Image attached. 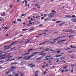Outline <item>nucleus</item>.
<instances>
[{
	"mask_svg": "<svg viewBox=\"0 0 76 76\" xmlns=\"http://www.w3.org/2000/svg\"><path fill=\"white\" fill-rule=\"evenodd\" d=\"M54 15V14H52V13H51L50 14H49L48 17L50 18H53Z\"/></svg>",
	"mask_w": 76,
	"mask_h": 76,
	"instance_id": "obj_1",
	"label": "nucleus"
},
{
	"mask_svg": "<svg viewBox=\"0 0 76 76\" xmlns=\"http://www.w3.org/2000/svg\"><path fill=\"white\" fill-rule=\"evenodd\" d=\"M18 42V41H15L13 42L12 43L10 44V46H12V45H14L16 43Z\"/></svg>",
	"mask_w": 76,
	"mask_h": 76,
	"instance_id": "obj_2",
	"label": "nucleus"
},
{
	"mask_svg": "<svg viewBox=\"0 0 76 76\" xmlns=\"http://www.w3.org/2000/svg\"><path fill=\"white\" fill-rule=\"evenodd\" d=\"M34 49H29L28 50V52L27 53L28 54V55H29V54H30V53H29V52H30L31 51H32V50H33V51H34Z\"/></svg>",
	"mask_w": 76,
	"mask_h": 76,
	"instance_id": "obj_3",
	"label": "nucleus"
},
{
	"mask_svg": "<svg viewBox=\"0 0 76 76\" xmlns=\"http://www.w3.org/2000/svg\"><path fill=\"white\" fill-rule=\"evenodd\" d=\"M48 42V41H45L43 43H41L39 45H44L45 44V43Z\"/></svg>",
	"mask_w": 76,
	"mask_h": 76,
	"instance_id": "obj_4",
	"label": "nucleus"
},
{
	"mask_svg": "<svg viewBox=\"0 0 76 76\" xmlns=\"http://www.w3.org/2000/svg\"><path fill=\"white\" fill-rule=\"evenodd\" d=\"M33 56H34V55H32L28 56L27 58L28 59H28H30V58H31V57H33Z\"/></svg>",
	"mask_w": 76,
	"mask_h": 76,
	"instance_id": "obj_5",
	"label": "nucleus"
},
{
	"mask_svg": "<svg viewBox=\"0 0 76 76\" xmlns=\"http://www.w3.org/2000/svg\"><path fill=\"white\" fill-rule=\"evenodd\" d=\"M72 21L73 22H76V19L75 18L72 19Z\"/></svg>",
	"mask_w": 76,
	"mask_h": 76,
	"instance_id": "obj_6",
	"label": "nucleus"
},
{
	"mask_svg": "<svg viewBox=\"0 0 76 76\" xmlns=\"http://www.w3.org/2000/svg\"><path fill=\"white\" fill-rule=\"evenodd\" d=\"M50 49H49V48H47L46 49L44 50L45 51H50Z\"/></svg>",
	"mask_w": 76,
	"mask_h": 76,
	"instance_id": "obj_7",
	"label": "nucleus"
},
{
	"mask_svg": "<svg viewBox=\"0 0 76 76\" xmlns=\"http://www.w3.org/2000/svg\"><path fill=\"white\" fill-rule=\"evenodd\" d=\"M18 64V63H12L11 64H10V65H13V64Z\"/></svg>",
	"mask_w": 76,
	"mask_h": 76,
	"instance_id": "obj_8",
	"label": "nucleus"
},
{
	"mask_svg": "<svg viewBox=\"0 0 76 76\" xmlns=\"http://www.w3.org/2000/svg\"><path fill=\"white\" fill-rule=\"evenodd\" d=\"M17 22H22V20L20 19H19L17 20Z\"/></svg>",
	"mask_w": 76,
	"mask_h": 76,
	"instance_id": "obj_9",
	"label": "nucleus"
},
{
	"mask_svg": "<svg viewBox=\"0 0 76 76\" xmlns=\"http://www.w3.org/2000/svg\"><path fill=\"white\" fill-rule=\"evenodd\" d=\"M39 53V52H37L32 53V55H35V54H38Z\"/></svg>",
	"mask_w": 76,
	"mask_h": 76,
	"instance_id": "obj_10",
	"label": "nucleus"
},
{
	"mask_svg": "<svg viewBox=\"0 0 76 76\" xmlns=\"http://www.w3.org/2000/svg\"><path fill=\"white\" fill-rule=\"evenodd\" d=\"M35 28H32L30 29H29L28 31H32V30L34 29Z\"/></svg>",
	"mask_w": 76,
	"mask_h": 76,
	"instance_id": "obj_11",
	"label": "nucleus"
},
{
	"mask_svg": "<svg viewBox=\"0 0 76 76\" xmlns=\"http://www.w3.org/2000/svg\"><path fill=\"white\" fill-rule=\"evenodd\" d=\"M28 53L23 54V55H22V56H26V55H28Z\"/></svg>",
	"mask_w": 76,
	"mask_h": 76,
	"instance_id": "obj_12",
	"label": "nucleus"
},
{
	"mask_svg": "<svg viewBox=\"0 0 76 76\" xmlns=\"http://www.w3.org/2000/svg\"><path fill=\"white\" fill-rule=\"evenodd\" d=\"M75 36V35H71L69 37V38H70L71 37H73Z\"/></svg>",
	"mask_w": 76,
	"mask_h": 76,
	"instance_id": "obj_13",
	"label": "nucleus"
},
{
	"mask_svg": "<svg viewBox=\"0 0 76 76\" xmlns=\"http://www.w3.org/2000/svg\"><path fill=\"white\" fill-rule=\"evenodd\" d=\"M70 17H71V16H70V15H67V16H66L65 17V18H70Z\"/></svg>",
	"mask_w": 76,
	"mask_h": 76,
	"instance_id": "obj_14",
	"label": "nucleus"
},
{
	"mask_svg": "<svg viewBox=\"0 0 76 76\" xmlns=\"http://www.w3.org/2000/svg\"><path fill=\"white\" fill-rule=\"evenodd\" d=\"M68 32H71V33H74V32H75V31H68Z\"/></svg>",
	"mask_w": 76,
	"mask_h": 76,
	"instance_id": "obj_15",
	"label": "nucleus"
},
{
	"mask_svg": "<svg viewBox=\"0 0 76 76\" xmlns=\"http://www.w3.org/2000/svg\"><path fill=\"white\" fill-rule=\"evenodd\" d=\"M66 37V36H61V37H58V38L59 39L60 38H65Z\"/></svg>",
	"mask_w": 76,
	"mask_h": 76,
	"instance_id": "obj_16",
	"label": "nucleus"
},
{
	"mask_svg": "<svg viewBox=\"0 0 76 76\" xmlns=\"http://www.w3.org/2000/svg\"><path fill=\"white\" fill-rule=\"evenodd\" d=\"M51 12H52V13H55L57 12H56V11H54V10H52L51 11Z\"/></svg>",
	"mask_w": 76,
	"mask_h": 76,
	"instance_id": "obj_17",
	"label": "nucleus"
},
{
	"mask_svg": "<svg viewBox=\"0 0 76 76\" xmlns=\"http://www.w3.org/2000/svg\"><path fill=\"white\" fill-rule=\"evenodd\" d=\"M65 23V22H63L62 23H61L60 25V26H62L63 25H64Z\"/></svg>",
	"mask_w": 76,
	"mask_h": 76,
	"instance_id": "obj_18",
	"label": "nucleus"
},
{
	"mask_svg": "<svg viewBox=\"0 0 76 76\" xmlns=\"http://www.w3.org/2000/svg\"><path fill=\"white\" fill-rule=\"evenodd\" d=\"M28 42H30V40H28L27 41H26V42H25V44H26V43H27V44H28Z\"/></svg>",
	"mask_w": 76,
	"mask_h": 76,
	"instance_id": "obj_19",
	"label": "nucleus"
},
{
	"mask_svg": "<svg viewBox=\"0 0 76 76\" xmlns=\"http://www.w3.org/2000/svg\"><path fill=\"white\" fill-rule=\"evenodd\" d=\"M27 30H28V29H22L23 31H27Z\"/></svg>",
	"mask_w": 76,
	"mask_h": 76,
	"instance_id": "obj_20",
	"label": "nucleus"
},
{
	"mask_svg": "<svg viewBox=\"0 0 76 76\" xmlns=\"http://www.w3.org/2000/svg\"><path fill=\"white\" fill-rule=\"evenodd\" d=\"M58 39H59V38H58V37L57 38L53 39V41H56V40H58Z\"/></svg>",
	"mask_w": 76,
	"mask_h": 76,
	"instance_id": "obj_21",
	"label": "nucleus"
},
{
	"mask_svg": "<svg viewBox=\"0 0 76 76\" xmlns=\"http://www.w3.org/2000/svg\"><path fill=\"white\" fill-rule=\"evenodd\" d=\"M12 23H14V24H17V22H16V21H15L12 22Z\"/></svg>",
	"mask_w": 76,
	"mask_h": 76,
	"instance_id": "obj_22",
	"label": "nucleus"
},
{
	"mask_svg": "<svg viewBox=\"0 0 76 76\" xmlns=\"http://www.w3.org/2000/svg\"><path fill=\"white\" fill-rule=\"evenodd\" d=\"M5 57H3L0 58V60H2V59H3L4 58H5Z\"/></svg>",
	"mask_w": 76,
	"mask_h": 76,
	"instance_id": "obj_23",
	"label": "nucleus"
},
{
	"mask_svg": "<svg viewBox=\"0 0 76 76\" xmlns=\"http://www.w3.org/2000/svg\"><path fill=\"white\" fill-rule=\"evenodd\" d=\"M10 70V72H13L14 71V69H11Z\"/></svg>",
	"mask_w": 76,
	"mask_h": 76,
	"instance_id": "obj_24",
	"label": "nucleus"
},
{
	"mask_svg": "<svg viewBox=\"0 0 76 76\" xmlns=\"http://www.w3.org/2000/svg\"><path fill=\"white\" fill-rule=\"evenodd\" d=\"M71 59H74V56H73L71 57Z\"/></svg>",
	"mask_w": 76,
	"mask_h": 76,
	"instance_id": "obj_25",
	"label": "nucleus"
},
{
	"mask_svg": "<svg viewBox=\"0 0 76 76\" xmlns=\"http://www.w3.org/2000/svg\"><path fill=\"white\" fill-rule=\"evenodd\" d=\"M56 52H57V53H58L60 52V50H57L56 51Z\"/></svg>",
	"mask_w": 76,
	"mask_h": 76,
	"instance_id": "obj_26",
	"label": "nucleus"
},
{
	"mask_svg": "<svg viewBox=\"0 0 76 76\" xmlns=\"http://www.w3.org/2000/svg\"><path fill=\"white\" fill-rule=\"evenodd\" d=\"M23 58V57H20L19 58H18V59H17V60H19V59H20L21 58Z\"/></svg>",
	"mask_w": 76,
	"mask_h": 76,
	"instance_id": "obj_27",
	"label": "nucleus"
},
{
	"mask_svg": "<svg viewBox=\"0 0 76 76\" xmlns=\"http://www.w3.org/2000/svg\"><path fill=\"white\" fill-rule=\"evenodd\" d=\"M43 34H46V33H44V34H39L38 35H43Z\"/></svg>",
	"mask_w": 76,
	"mask_h": 76,
	"instance_id": "obj_28",
	"label": "nucleus"
},
{
	"mask_svg": "<svg viewBox=\"0 0 76 76\" xmlns=\"http://www.w3.org/2000/svg\"><path fill=\"white\" fill-rule=\"evenodd\" d=\"M70 47H71V48H76V47H75L74 46H70Z\"/></svg>",
	"mask_w": 76,
	"mask_h": 76,
	"instance_id": "obj_29",
	"label": "nucleus"
},
{
	"mask_svg": "<svg viewBox=\"0 0 76 76\" xmlns=\"http://www.w3.org/2000/svg\"><path fill=\"white\" fill-rule=\"evenodd\" d=\"M67 66H66L65 67L63 68V69H66V68H67Z\"/></svg>",
	"mask_w": 76,
	"mask_h": 76,
	"instance_id": "obj_30",
	"label": "nucleus"
},
{
	"mask_svg": "<svg viewBox=\"0 0 76 76\" xmlns=\"http://www.w3.org/2000/svg\"><path fill=\"white\" fill-rule=\"evenodd\" d=\"M72 53V51H69L67 52V53Z\"/></svg>",
	"mask_w": 76,
	"mask_h": 76,
	"instance_id": "obj_31",
	"label": "nucleus"
},
{
	"mask_svg": "<svg viewBox=\"0 0 76 76\" xmlns=\"http://www.w3.org/2000/svg\"><path fill=\"white\" fill-rule=\"evenodd\" d=\"M53 58H49V59H48V60H53Z\"/></svg>",
	"mask_w": 76,
	"mask_h": 76,
	"instance_id": "obj_32",
	"label": "nucleus"
},
{
	"mask_svg": "<svg viewBox=\"0 0 76 76\" xmlns=\"http://www.w3.org/2000/svg\"><path fill=\"white\" fill-rule=\"evenodd\" d=\"M56 42V41H55L54 42H52V43L51 44H54Z\"/></svg>",
	"mask_w": 76,
	"mask_h": 76,
	"instance_id": "obj_33",
	"label": "nucleus"
},
{
	"mask_svg": "<svg viewBox=\"0 0 76 76\" xmlns=\"http://www.w3.org/2000/svg\"><path fill=\"white\" fill-rule=\"evenodd\" d=\"M15 48H16V47H14L11 49L10 50H13V49H15Z\"/></svg>",
	"mask_w": 76,
	"mask_h": 76,
	"instance_id": "obj_34",
	"label": "nucleus"
},
{
	"mask_svg": "<svg viewBox=\"0 0 76 76\" xmlns=\"http://www.w3.org/2000/svg\"><path fill=\"white\" fill-rule=\"evenodd\" d=\"M13 10H12V11H11L10 13L11 15H12V12H13Z\"/></svg>",
	"mask_w": 76,
	"mask_h": 76,
	"instance_id": "obj_35",
	"label": "nucleus"
},
{
	"mask_svg": "<svg viewBox=\"0 0 76 76\" xmlns=\"http://www.w3.org/2000/svg\"><path fill=\"white\" fill-rule=\"evenodd\" d=\"M60 22H61V21H58L56 22V23H60Z\"/></svg>",
	"mask_w": 76,
	"mask_h": 76,
	"instance_id": "obj_36",
	"label": "nucleus"
},
{
	"mask_svg": "<svg viewBox=\"0 0 76 76\" xmlns=\"http://www.w3.org/2000/svg\"><path fill=\"white\" fill-rule=\"evenodd\" d=\"M72 70L70 71L71 72H73V67H72Z\"/></svg>",
	"mask_w": 76,
	"mask_h": 76,
	"instance_id": "obj_37",
	"label": "nucleus"
},
{
	"mask_svg": "<svg viewBox=\"0 0 76 76\" xmlns=\"http://www.w3.org/2000/svg\"><path fill=\"white\" fill-rule=\"evenodd\" d=\"M10 8H12V4L10 5Z\"/></svg>",
	"mask_w": 76,
	"mask_h": 76,
	"instance_id": "obj_38",
	"label": "nucleus"
},
{
	"mask_svg": "<svg viewBox=\"0 0 76 76\" xmlns=\"http://www.w3.org/2000/svg\"><path fill=\"white\" fill-rule=\"evenodd\" d=\"M37 58L36 60H39V59H41V58Z\"/></svg>",
	"mask_w": 76,
	"mask_h": 76,
	"instance_id": "obj_39",
	"label": "nucleus"
},
{
	"mask_svg": "<svg viewBox=\"0 0 76 76\" xmlns=\"http://www.w3.org/2000/svg\"><path fill=\"white\" fill-rule=\"evenodd\" d=\"M25 4H27L28 3V2H27V1H25Z\"/></svg>",
	"mask_w": 76,
	"mask_h": 76,
	"instance_id": "obj_40",
	"label": "nucleus"
},
{
	"mask_svg": "<svg viewBox=\"0 0 76 76\" xmlns=\"http://www.w3.org/2000/svg\"><path fill=\"white\" fill-rule=\"evenodd\" d=\"M35 65H32V66H31V67H35Z\"/></svg>",
	"mask_w": 76,
	"mask_h": 76,
	"instance_id": "obj_41",
	"label": "nucleus"
},
{
	"mask_svg": "<svg viewBox=\"0 0 76 76\" xmlns=\"http://www.w3.org/2000/svg\"><path fill=\"white\" fill-rule=\"evenodd\" d=\"M13 69V66H12L11 68H10V69Z\"/></svg>",
	"mask_w": 76,
	"mask_h": 76,
	"instance_id": "obj_42",
	"label": "nucleus"
},
{
	"mask_svg": "<svg viewBox=\"0 0 76 76\" xmlns=\"http://www.w3.org/2000/svg\"><path fill=\"white\" fill-rule=\"evenodd\" d=\"M17 69V67H14L13 66V69Z\"/></svg>",
	"mask_w": 76,
	"mask_h": 76,
	"instance_id": "obj_43",
	"label": "nucleus"
},
{
	"mask_svg": "<svg viewBox=\"0 0 76 76\" xmlns=\"http://www.w3.org/2000/svg\"><path fill=\"white\" fill-rule=\"evenodd\" d=\"M55 57H56V58H57V57H58V55L56 56Z\"/></svg>",
	"mask_w": 76,
	"mask_h": 76,
	"instance_id": "obj_44",
	"label": "nucleus"
},
{
	"mask_svg": "<svg viewBox=\"0 0 76 76\" xmlns=\"http://www.w3.org/2000/svg\"><path fill=\"white\" fill-rule=\"evenodd\" d=\"M39 5V4H36L35 5V7H37V6H38Z\"/></svg>",
	"mask_w": 76,
	"mask_h": 76,
	"instance_id": "obj_45",
	"label": "nucleus"
},
{
	"mask_svg": "<svg viewBox=\"0 0 76 76\" xmlns=\"http://www.w3.org/2000/svg\"><path fill=\"white\" fill-rule=\"evenodd\" d=\"M62 42V40L58 42L57 43H60V42Z\"/></svg>",
	"mask_w": 76,
	"mask_h": 76,
	"instance_id": "obj_46",
	"label": "nucleus"
},
{
	"mask_svg": "<svg viewBox=\"0 0 76 76\" xmlns=\"http://www.w3.org/2000/svg\"><path fill=\"white\" fill-rule=\"evenodd\" d=\"M31 65H33V64H31L29 65H28L29 66H31Z\"/></svg>",
	"mask_w": 76,
	"mask_h": 76,
	"instance_id": "obj_47",
	"label": "nucleus"
},
{
	"mask_svg": "<svg viewBox=\"0 0 76 76\" xmlns=\"http://www.w3.org/2000/svg\"><path fill=\"white\" fill-rule=\"evenodd\" d=\"M25 15H25L24 14H23L21 16H25Z\"/></svg>",
	"mask_w": 76,
	"mask_h": 76,
	"instance_id": "obj_48",
	"label": "nucleus"
},
{
	"mask_svg": "<svg viewBox=\"0 0 76 76\" xmlns=\"http://www.w3.org/2000/svg\"><path fill=\"white\" fill-rule=\"evenodd\" d=\"M19 75V74H15V76H18Z\"/></svg>",
	"mask_w": 76,
	"mask_h": 76,
	"instance_id": "obj_49",
	"label": "nucleus"
},
{
	"mask_svg": "<svg viewBox=\"0 0 76 76\" xmlns=\"http://www.w3.org/2000/svg\"><path fill=\"white\" fill-rule=\"evenodd\" d=\"M12 57H13V56H11L10 57H8L9 59H10V58H12Z\"/></svg>",
	"mask_w": 76,
	"mask_h": 76,
	"instance_id": "obj_50",
	"label": "nucleus"
},
{
	"mask_svg": "<svg viewBox=\"0 0 76 76\" xmlns=\"http://www.w3.org/2000/svg\"><path fill=\"white\" fill-rule=\"evenodd\" d=\"M3 15H4V16H6V14L5 13H4V12H3Z\"/></svg>",
	"mask_w": 76,
	"mask_h": 76,
	"instance_id": "obj_51",
	"label": "nucleus"
},
{
	"mask_svg": "<svg viewBox=\"0 0 76 76\" xmlns=\"http://www.w3.org/2000/svg\"><path fill=\"white\" fill-rule=\"evenodd\" d=\"M61 72H63V73H64V69H63V70H62L61 71Z\"/></svg>",
	"mask_w": 76,
	"mask_h": 76,
	"instance_id": "obj_52",
	"label": "nucleus"
},
{
	"mask_svg": "<svg viewBox=\"0 0 76 76\" xmlns=\"http://www.w3.org/2000/svg\"><path fill=\"white\" fill-rule=\"evenodd\" d=\"M3 62H4V60H2L1 61H0V63H3Z\"/></svg>",
	"mask_w": 76,
	"mask_h": 76,
	"instance_id": "obj_53",
	"label": "nucleus"
},
{
	"mask_svg": "<svg viewBox=\"0 0 76 76\" xmlns=\"http://www.w3.org/2000/svg\"><path fill=\"white\" fill-rule=\"evenodd\" d=\"M48 65H49L48 64H46L45 65V66H46V67H47V66H48Z\"/></svg>",
	"mask_w": 76,
	"mask_h": 76,
	"instance_id": "obj_54",
	"label": "nucleus"
},
{
	"mask_svg": "<svg viewBox=\"0 0 76 76\" xmlns=\"http://www.w3.org/2000/svg\"><path fill=\"white\" fill-rule=\"evenodd\" d=\"M63 59H65V58L64 57V58H61V60H63Z\"/></svg>",
	"mask_w": 76,
	"mask_h": 76,
	"instance_id": "obj_55",
	"label": "nucleus"
},
{
	"mask_svg": "<svg viewBox=\"0 0 76 76\" xmlns=\"http://www.w3.org/2000/svg\"><path fill=\"white\" fill-rule=\"evenodd\" d=\"M44 17H46L47 16V14H45L44 15Z\"/></svg>",
	"mask_w": 76,
	"mask_h": 76,
	"instance_id": "obj_56",
	"label": "nucleus"
},
{
	"mask_svg": "<svg viewBox=\"0 0 76 76\" xmlns=\"http://www.w3.org/2000/svg\"><path fill=\"white\" fill-rule=\"evenodd\" d=\"M62 42H63V41H66V39H64V40H62Z\"/></svg>",
	"mask_w": 76,
	"mask_h": 76,
	"instance_id": "obj_57",
	"label": "nucleus"
},
{
	"mask_svg": "<svg viewBox=\"0 0 76 76\" xmlns=\"http://www.w3.org/2000/svg\"><path fill=\"white\" fill-rule=\"evenodd\" d=\"M43 26V25L42 24H41L40 25H39V26Z\"/></svg>",
	"mask_w": 76,
	"mask_h": 76,
	"instance_id": "obj_58",
	"label": "nucleus"
},
{
	"mask_svg": "<svg viewBox=\"0 0 76 76\" xmlns=\"http://www.w3.org/2000/svg\"><path fill=\"white\" fill-rule=\"evenodd\" d=\"M45 67V66H42V68H44V67Z\"/></svg>",
	"mask_w": 76,
	"mask_h": 76,
	"instance_id": "obj_59",
	"label": "nucleus"
},
{
	"mask_svg": "<svg viewBox=\"0 0 76 76\" xmlns=\"http://www.w3.org/2000/svg\"><path fill=\"white\" fill-rule=\"evenodd\" d=\"M48 20V19H45V22L46 21H47V20Z\"/></svg>",
	"mask_w": 76,
	"mask_h": 76,
	"instance_id": "obj_60",
	"label": "nucleus"
},
{
	"mask_svg": "<svg viewBox=\"0 0 76 76\" xmlns=\"http://www.w3.org/2000/svg\"><path fill=\"white\" fill-rule=\"evenodd\" d=\"M37 8L38 9H40V8H41V7H40L38 6L37 7Z\"/></svg>",
	"mask_w": 76,
	"mask_h": 76,
	"instance_id": "obj_61",
	"label": "nucleus"
},
{
	"mask_svg": "<svg viewBox=\"0 0 76 76\" xmlns=\"http://www.w3.org/2000/svg\"><path fill=\"white\" fill-rule=\"evenodd\" d=\"M61 56H62V55H58V57H61Z\"/></svg>",
	"mask_w": 76,
	"mask_h": 76,
	"instance_id": "obj_62",
	"label": "nucleus"
},
{
	"mask_svg": "<svg viewBox=\"0 0 76 76\" xmlns=\"http://www.w3.org/2000/svg\"><path fill=\"white\" fill-rule=\"evenodd\" d=\"M44 32H48V30H45L44 31Z\"/></svg>",
	"mask_w": 76,
	"mask_h": 76,
	"instance_id": "obj_63",
	"label": "nucleus"
},
{
	"mask_svg": "<svg viewBox=\"0 0 76 76\" xmlns=\"http://www.w3.org/2000/svg\"><path fill=\"white\" fill-rule=\"evenodd\" d=\"M10 45H9L7 46V48L9 47H10Z\"/></svg>",
	"mask_w": 76,
	"mask_h": 76,
	"instance_id": "obj_64",
	"label": "nucleus"
}]
</instances>
